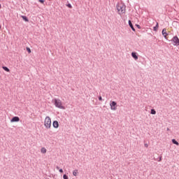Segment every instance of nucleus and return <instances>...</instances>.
Instances as JSON below:
<instances>
[{"label": "nucleus", "mask_w": 179, "mask_h": 179, "mask_svg": "<svg viewBox=\"0 0 179 179\" xmlns=\"http://www.w3.org/2000/svg\"><path fill=\"white\" fill-rule=\"evenodd\" d=\"M19 121H20V119L19 118V117L15 116L12 118V120H10V122H19Z\"/></svg>", "instance_id": "obj_6"}, {"label": "nucleus", "mask_w": 179, "mask_h": 179, "mask_svg": "<svg viewBox=\"0 0 179 179\" xmlns=\"http://www.w3.org/2000/svg\"><path fill=\"white\" fill-rule=\"evenodd\" d=\"M99 100L100 101H101L103 100V98H102L101 96H99Z\"/></svg>", "instance_id": "obj_22"}, {"label": "nucleus", "mask_w": 179, "mask_h": 179, "mask_svg": "<svg viewBox=\"0 0 179 179\" xmlns=\"http://www.w3.org/2000/svg\"><path fill=\"white\" fill-rule=\"evenodd\" d=\"M67 6H68V8H72V5H71V4H68Z\"/></svg>", "instance_id": "obj_21"}, {"label": "nucleus", "mask_w": 179, "mask_h": 179, "mask_svg": "<svg viewBox=\"0 0 179 179\" xmlns=\"http://www.w3.org/2000/svg\"><path fill=\"white\" fill-rule=\"evenodd\" d=\"M158 29H159V23H157V25L154 27V31H157Z\"/></svg>", "instance_id": "obj_14"}, {"label": "nucleus", "mask_w": 179, "mask_h": 179, "mask_svg": "<svg viewBox=\"0 0 179 179\" xmlns=\"http://www.w3.org/2000/svg\"><path fill=\"white\" fill-rule=\"evenodd\" d=\"M63 178H64V179H68V176H67L66 175H64V176H63Z\"/></svg>", "instance_id": "obj_19"}, {"label": "nucleus", "mask_w": 179, "mask_h": 179, "mask_svg": "<svg viewBox=\"0 0 179 179\" xmlns=\"http://www.w3.org/2000/svg\"><path fill=\"white\" fill-rule=\"evenodd\" d=\"M41 152L43 153V155H45V153H47V149L45 148H42L41 149Z\"/></svg>", "instance_id": "obj_9"}, {"label": "nucleus", "mask_w": 179, "mask_h": 179, "mask_svg": "<svg viewBox=\"0 0 179 179\" xmlns=\"http://www.w3.org/2000/svg\"><path fill=\"white\" fill-rule=\"evenodd\" d=\"M137 27H138V29H141V27H140L139 25H137Z\"/></svg>", "instance_id": "obj_26"}, {"label": "nucleus", "mask_w": 179, "mask_h": 179, "mask_svg": "<svg viewBox=\"0 0 179 179\" xmlns=\"http://www.w3.org/2000/svg\"><path fill=\"white\" fill-rule=\"evenodd\" d=\"M22 17L23 20H24L25 22H29V19H27V17L22 16Z\"/></svg>", "instance_id": "obj_16"}, {"label": "nucleus", "mask_w": 179, "mask_h": 179, "mask_svg": "<svg viewBox=\"0 0 179 179\" xmlns=\"http://www.w3.org/2000/svg\"><path fill=\"white\" fill-rule=\"evenodd\" d=\"M173 43H174V45H179V39H178V37H177V36L173 37Z\"/></svg>", "instance_id": "obj_5"}, {"label": "nucleus", "mask_w": 179, "mask_h": 179, "mask_svg": "<svg viewBox=\"0 0 179 179\" xmlns=\"http://www.w3.org/2000/svg\"><path fill=\"white\" fill-rule=\"evenodd\" d=\"M41 3H44V0H38Z\"/></svg>", "instance_id": "obj_20"}, {"label": "nucleus", "mask_w": 179, "mask_h": 179, "mask_svg": "<svg viewBox=\"0 0 179 179\" xmlns=\"http://www.w3.org/2000/svg\"><path fill=\"white\" fill-rule=\"evenodd\" d=\"M162 36H164V37L165 38H167L168 34H167V29H164L162 30Z\"/></svg>", "instance_id": "obj_8"}, {"label": "nucleus", "mask_w": 179, "mask_h": 179, "mask_svg": "<svg viewBox=\"0 0 179 179\" xmlns=\"http://www.w3.org/2000/svg\"><path fill=\"white\" fill-rule=\"evenodd\" d=\"M0 8H1V4H0Z\"/></svg>", "instance_id": "obj_27"}, {"label": "nucleus", "mask_w": 179, "mask_h": 179, "mask_svg": "<svg viewBox=\"0 0 179 179\" xmlns=\"http://www.w3.org/2000/svg\"><path fill=\"white\" fill-rule=\"evenodd\" d=\"M117 10L119 12V15H124L125 13V6L124 3H118L117 5Z\"/></svg>", "instance_id": "obj_1"}, {"label": "nucleus", "mask_w": 179, "mask_h": 179, "mask_svg": "<svg viewBox=\"0 0 179 179\" xmlns=\"http://www.w3.org/2000/svg\"><path fill=\"white\" fill-rule=\"evenodd\" d=\"M59 173H64V171L62 170V169L59 170Z\"/></svg>", "instance_id": "obj_23"}, {"label": "nucleus", "mask_w": 179, "mask_h": 179, "mask_svg": "<svg viewBox=\"0 0 179 179\" xmlns=\"http://www.w3.org/2000/svg\"><path fill=\"white\" fill-rule=\"evenodd\" d=\"M54 101L55 107L60 108L61 110H65V107L62 105V101L61 100L55 99Z\"/></svg>", "instance_id": "obj_3"}, {"label": "nucleus", "mask_w": 179, "mask_h": 179, "mask_svg": "<svg viewBox=\"0 0 179 179\" xmlns=\"http://www.w3.org/2000/svg\"><path fill=\"white\" fill-rule=\"evenodd\" d=\"M110 110H112L113 111H115V110H117V102L114 101H110Z\"/></svg>", "instance_id": "obj_4"}, {"label": "nucleus", "mask_w": 179, "mask_h": 179, "mask_svg": "<svg viewBox=\"0 0 179 179\" xmlns=\"http://www.w3.org/2000/svg\"><path fill=\"white\" fill-rule=\"evenodd\" d=\"M145 148H148V144H145Z\"/></svg>", "instance_id": "obj_24"}, {"label": "nucleus", "mask_w": 179, "mask_h": 179, "mask_svg": "<svg viewBox=\"0 0 179 179\" xmlns=\"http://www.w3.org/2000/svg\"><path fill=\"white\" fill-rule=\"evenodd\" d=\"M57 170H59V166L56 167Z\"/></svg>", "instance_id": "obj_25"}, {"label": "nucleus", "mask_w": 179, "mask_h": 179, "mask_svg": "<svg viewBox=\"0 0 179 179\" xmlns=\"http://www.w3.org/2000/svg\"><path fill=\"white\" fill-rule=\"evenodd\" d=\"M44 127L46 129H50L51 128V117L49 116L45 117L44 120Z\"/></svg>", "instance_id": "obj_2"}, {"label": "nucleus", "mask_w": 179, "mask_h": 179, "mask_svg": "<svg viewBox=\"0 0 179 179\" xmlns=\"http://www.w3.org/2000/svg\"><path fill=\"white\" fill-rule=\"evenodd\" d=\"M131 57H133V58L135 59L136 60L138 59V56L136 55V52H132Z\"/></svg>", "instance_id": "obj_10"}, {"label": "nucleus", "mask_w": 179, "mask_h": 179, "mask_svg": "<svg viewBox=\"0 0 179 179\" xmlns=\"http://www.w3.org/2000/svg\"><path fill=\"white\" fill-rule=\"evenodd\" d=\"M151 114H152L153 115H155V114H156V110H155V109H152V110H151Z\"/></svg>", "instance_id": "obj_17"}, {"label": "nucleus", "mask_w": 179, "mask_h": 179, "mask_svg": "<svg viewBox=\"0 0 179 179\" xmlns=\"http://www.w3.org/2000/svg\"><path fill=\"white\" fill-rule=\"evenodd\" d=\"M2 69L6 71V72H10V70L6 67V66H3Z\"/></svg>", "instance_id": "obj_13"}, {"label": "nucleus", "mask_w": 179, "mask_h": 179, "mask_svg": "<svg viewBox=\"0 0 179 179\" xmlns=\"http://www.w3.org/2000/svg\"><path fill=\"white\" fill-rule=\"evenodd\" d=\"M27 51L29 52V54L31 52V50L30 49V48H27Z\"/></svg>", "instance_id": "obj_18"}, {"label": "nucleus", "mask_w": 179, "mask_h": 179, "mask_svg": "<svg viewBox=\"0 0 179 179\" xmlns=\"http://www.w3.org/2000/svg\"><path fill=\"white\" fill-rule=\"evenodd\" d=\"M129 24L131 29L134 31H135V28H134V25H132V22H131V20H129Z\"/></svg>", "instance_id": "obj_12"}, {"label": "nucleus", "mask_w": 179, "mask_h": 179, "mask_svg": "<svg viewBox=\"0 0 179 179\" xmlns=\"http://www.w3.org/2000/svg\"><path fill=\"white\" fill-rule=\"evenodd\" d=\"M78 174H79V172L78 171V169H75L73 171V176H74L75 177H76V176H78Z\"/></svg>", "instance_id": "obj_11"}, {"label": "nucleus", "mask_w": 179, "mask_h": 179, "mask_svg": "<svg viewBox=\"0 0 179 179\" xmlns=\"http://www.w3.org/2000/svg\"><path fill=\"white\" fill-rule=\"evenodd\" d=\"M52 126L55 127V128H59V123H58V121L57 120H55L53 121V123H52Z\"/></svg>", "instance_id": "obj_7"}, {"label": "nucleus", "mask_w": 179, "mask_h": 179, "mask_svg": "<svg viewBox=\"0 0 179 179\" xmlns=\"http://www.w3.org/2000/svg\"><path fill=\"white\" fill-rule=\"evenodd\" d=\"M172 142L174 143V145H177V146H178L179 143L177 142V141H176V139H173Z\"/></svg>", "instance_id": "obj_15"}]
</instances>
